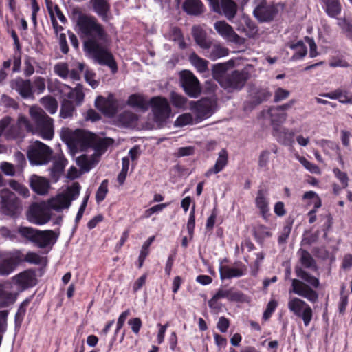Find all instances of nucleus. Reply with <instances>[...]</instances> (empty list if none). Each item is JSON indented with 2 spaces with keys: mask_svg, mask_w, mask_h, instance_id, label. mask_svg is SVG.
<instances>
[{
  "mask_svg": "<svg viewBox=\"0 0 352 352\" xmlns=\"http://www.w3.org/2000/svg\"><path fill=\"white\" fill-rule=\"evenodd\" d=\"M77 26L85 52L98 63L107 65L113 73L116 72L117 65L107 49L108 36L102 25L94 16L81 14L77 19Z\"/></svg>",
  "mask_w": 352,
  "mask_h": 352,
  "instance_id": "f257e3e1",
  "label": "nucleus"
},
{
  "mask_svg": "<svg viewBox=\"0 0 352 352\" xmlns=\"http://www.w3.org/2000/svg\"><path fill=\"white\" fill-rule=\"evenodd\" d=\"M321 96L331 100H338L341 103L352 104V92L341 88Z\"/></svg>",
  "mask_w": 352,
  "mask_h": 352,
  "instance_id": "c85d7f7f",
  "label": "nucleus"
},
{
  "mask_svg": "<svg viewBox=\"0 0 352 352\" xmlns=\"http://www.w3.org/2000/svg\"><path fill=\"white\" fill-rule=\"evenodd\" d=\"M127 103L129 105L133 107H138L144 109L146 107V102L143 96L140 94H132L129 97Z\"/></svg>",
  "mask_w": 352,
  "mask_h": 352,
  "instance_id": "a18cd8bd",
  "label": "nucleus"
},
{
  "mask_svg": "<svg viewBox=\"0 0 352 352\" xmlns=\"http://www.w3.org/2000/svg\"><path fill=\"white\" fill-rule=\"evenodd\" d=\"M54 72L56 74L63 79L69 77V68L65 63H58L54 67Z\"/></svg>",
  "mask_w": 352,
  "mask_h": 352,
  "instance_id": "864d4df0",
  "label": "nucleus"
},
{
  "mask_svg": "<svg viewBox=\"0 0 352 352\" xmlns=\"http://www.w3.org/2000/svg\"><path fill=\"white\" fill-rule=\"evenodd\" d=\"M11 87L23 98H29L33 96L32 85L30 80L16 78L12 81Z\"/></svg>",
  "mask_w": 352,
  "mask_h": 352,
  "instance_id": "412c9836",
  "label": "nucleus"
},
{
  "mask_svg": "<svg viewBox=\"0 0 352 352\" xmlns=\"http://www.w3.org/2000/svg\"><path fill=\"white\" fill-rule=\"evenodd\" d=\"M299 162L309 172L314 174H320V168L316 164L308 161L305 157L298 155L296 157Z\"/></svg>",
  "mask_w": 352,
  "mask_h": 352,
  "instance_id": "3c124183",
  "label": "nucleus"
},
{
  "mask_svg": "<svg viewBox=\"0 0 352 352\" xmlns=\"http://www.w3.org/2000/svg\"><path fill=\"white\" fill-rule=\"evenodd\" d=\"M270 151L267 150H265L261 152L258 161V166L259 169L263 170H268V164L270 162Z\"/></svg>",
  "mask_w": 352,
  "mask_h": 352,
  "instance_id": "de8ad7c7",
  "label": "nucleus"
},
{
  "mask_svg": "<svg viewBox=\"0 0 352 352\" xmlns=\"http://www.w3.org/2000/svg\"><path fill=\"white\" fill-rule=\"evenodd\" d=\"M287 307L292 313L302 320L305 327L309 326L313 318V310L309 305L298 297H289Z\"/></svg>",
  "mask_w": 352,
  "mask_h": 352,
  "instance_id": "1a4fd4ad",
  "label": "nucleus"
},
{
  "mask_svg": "<svg viewBox=\"0 0 352 352\" xmlns=\"http://www.w3.org/2000/svg\"><path fill=\"white\" fill-rule=\"evenodd\" d=\"M228 162V154L226 149H221L218 153V157L214 165L208 169L205 173L206 177H208L212 174H217L222 171L227 166Z\"/></svg>",
  "mask_w": 352,
  "mask_h": 352,
  "instance_id": "bb28decb",
  "label": "nucleus"
},
{
  "mask_svg": "<svg viewBox=\"0 0 352 352\" xmlns=\"http://www.w3.org/2000/svg\"><path fill=\"white\" fill-rule=\"evenodd\" d=\"M192 35L201 48L208 50L211 47V41L207 38L206 32L200 25H194L192 28Z\"/></svg>",
  "mask_w": 352,
  "mask_h": 352,
  "instance_id": "a878e982",
  "label": "nucleus"
},
{
  "mask_svg": "<svg viewBox=\"0 0 352 352\" xmlns=\"http://www.w3.org/2000/svg\"><path fill=\"white\" fill-rule=\"evenodd\" d=\"M214 295L219 300L221 298H226L229 301L236 302H243L245 300V295L233 287L229 289H226L225 287L219 288Z\"/></svg>",
  "mask_w": 352,
  "mask_h": 352,
  "instance_id": "5701e85b",
  "label": "nucleus"
},
{
  "mask_svg": "<svg viewBox=\"0 0 352 352\" xmlns=\"http://www.w3.org/2000/svg\"><path fill=\"white\" fill-rule=\"evenodd\" d=\"M204 55L212 60L218 59L221 57L226 56L228 54L229 50L221 45H214L211 49L206 50Z\"/></svg>",
  "mask_w": 352,
  "mask_h": 352,
  "instance_id": "f704fd0d",
  "label": "nucleus"
},
{
  "mask_svg": "<svg viewBox=\"0 0 352 352\" xmlns=\"http://www.w3.org/2000/svg\"><path fill=\"white\" fill-rule=\"evenodd\" d=\"M170 99L173 104L177 108H184L187 102L185 97L175 92L171 93Z\"/></svg>",
  "mask_w": 352,
  "mask_h": 352,
  "instance_id": "6e6d98bb",
  "label": "nucleus"
},
{
  "mask_svg": "<svg viewBox=\"0 0 352 352\" xmlns=\"http://www.w3.org/2000/svg\"><path fill=\"white\" fill-rule=\"evenodd\" d=\"M168 206V203L161 204L155 205L144 212V217L148 218L150 217L153 214L158 213L162 211L165 208H166Z\"/></svg>",
  "mask_w": 352,
  "mask_h": 352,
  "instance_id": "e2e57ef3",
  "label": "nucleus"
},
{
  "mask_svg": "<svg viewBox=\"0 0 352 352\" xmlns=\"http://www.w3.org/2000/svg\"><path fill=\"white\" fill-rule=\"evenodd\" d=\"M85 64L78 63L77 67L75 69L69 70V76L73 80H78L80 79V72H82L85 69Z\"/></svg>",
  "mask_w": 352,
  "mask_h": 352,
  "instance_id": "338daca9",
  "label": "nucleus"
},
{
  "mask_svg": "<svg viewBox=\"0 0 352 352\" xmlns=\"http://www.w3.org/2000/svg\"><path fill=\"white\" fill-rule=\"evenodd\" d=\"M0 169L7 176H14L15 175V168L11 163L3 162L0 164Z\"/></svg>",
  "mask_w": 352,
  "mask_h": 352,
  "instance_id": "0e129e2a",
  "label": "nucleus"
},
{
  "mask_svg": "<svg viewBox=\"0 0 352 352\" xmlns=\"http://www.w3.org/2000/svg\"><path fill=\"white\" fill-rule=\"evenodd\" d=\"M57 89L63 99H67L72 101V103H76L80 105L84 100V93L82 87L78 85L74 89H72L69 86L58 82Z\"/></svg>",
  "mask_w": 352,
  "mask_h": 352,
  "instance_id": "ddd939ff",
  "label": "nucleus"
},
{
  "mask_svg": "<svg viewBox=\"0 0 352 352\" xmlns=\"http://www.w3.org/2000/svg\"><path fill=\"white\" fill-rule=\"evenodd\" d=\"M214 12L223 15L228 20L232 21L237 12V6L232 0H208Z\"/></svg>",
  "mask_w": 352,
  "mask_h": 352,
  "instance_id": "9b49d317",
  "label": "nucleus"
},
{
  "mask_svg": "<svg viewBox=\"0 0 352 352\" xmlns=\"http://www.w3.org/2000/svg\"><path fill=\"white\" fill-rule=\"evenodd\" d=\"M49 207L58 212L68 208L71 205V200L64 194H59L51 199L48 202Z\"/></svg>",
  "mask_w": 352,
  "mask_h": 352,
  "instance_id": "7c9ffc66",
  "label": "nucleus"
},
{
  "mask_svg": "<svg viewBox=\"0 0 352 352\" xmlns=\"http://www.w3.org/2000/svg\"><path fill=\"white\" fill-rule=\"evenodd\" d=\"M256 207L264 219H266L270 212V199L267 190L259 189L255 198Z\"/></svg>",
  "mask_w": 352,
  "mask_h": 352,
  "instance_id": "4be33fe9",
  "label": "nucleus"
},
{
  "mask_svg": "<svg viewBox=\"0 0 352 352\" xmlns=\"http://www.w3.org/2000/svg\"><path fill=\"white\" fill-rule=\"evenodd\" d=\"M23 211L21 200L7 188L0 190V212L10 217L18 218Z\"/></svg>",
  "mask_w": 352,
  "mask_h": 352,
  "instance_id": "423d86ee",
  "label": "nucleus"
},
{
  "mask_svg": "<svg viewBox=\"0 0 352 352\" xmlns=\"http://www.w3.org/2000/svg\"><path fill=\"white\" fill-rule=\"evenodd\" d=\"M74 109L75 107L72 103V101L67 99H63L60 110V116L64 119L70 118L72 116Z\"/></svg>",
  "mask_w": 352,
  "mask_h": 352,
  "instance_id": "37998d69",
  "label": "nucleus"
},
{
  "mask_svg": "<svg viewBox=\"0 0 352 352\" xmlns=\"http://www.w3.org/2000/svg\"><path fill=\"white\" fill-rule=\"evenodd\" d=\"M95 105L98 109L108 116H113L118 111V101L113 94H109L107 98L98 96L96 99Z\"/></svg>",
  "mask_w": 352,
  "mask_h": 352,
  "instance_id": "dca6fc26",
  "label": "nucleus"
},
{
  "mask_svg": "<svg viewBox=\"0 0 352 352\" xmlns=\"http://www.w3.org/2000/svg\"><path fill=\"white\" fill-rule=\"evenodd\" d=\"M326 14L331 18H338L342 12L340 0H318Z\"/></svg>",
  "mask_w": 352,
  "mask_h": 352,
  "instance_id": "cd10ccee",
  "label": "nucleus"
},
{
  "mask_svg": "<svg viewBox=\"0 0 352 352\" xmlns=\"http://www.w3.org/2000/svg\"><path fill=\"white\" fill-rule=\"evenodd\" d=\"M194 122V118L191 113H186L179 116L175 120V124L177 126H183L191 124Z\"/></svg>",
  "mask_w": 352,
  "mask_h": 352,
  "instance_id": "5fc2aeb1",
  "label": "nucleus"
},
{
  "mask_svg": "<svg viewBox=\"0 0 352 352\" xmlns=\"http://www.w3.org/2000/svg\"><path fill=\"white\" fill-rule=\"evenodd\" d=\"M234 24L238 32L243 33L249 38L254 37L258 32V29L256 25L248 16L245 15H243L238 18L234 21Z\"/></svg>",
  "mask_w": 352,
  "mask_h": 352,
  "instance_id": "f3484780",
  "label": "nucleus"
},
{
  "mask_svg": "<svg viewBox=\"0 0 352 352\" xmlns=\"http://www.w3.org/2000/svg\"><path fill=\"white\" fill-rule=\"evenodd\" d=\"M93 133L85 130H72L63 128L60 131V138L73 153L85 151L89 148Z\"/></svg>",
  "mask_w": 352,
  "mask_h": 352,
  "instance_id": "39448f33",
  "label": "nucleus"
},
{
  "mask_svg": "<svg viewBox=\"0 0 352 352\" xmlns=\"http://www.w3.org/2000/svg\"><path fill=\"white\" fill-rule=\"evenodd\" d=\"M170 39L178 41L180 48L184 49L186 47V43L183 40L182 32L178 28L173 27L170 29Z\"/></svg>",
  "mask_w": 352,
  "mask_h": 352,
  "instance_id": "8fccbe9b",
  "label": "nucleus"
},
{
  "mask_svg": "<svg viewBox=\"0 0 352 352\" xmlns=\"http://www.w3.org/2000/svg\"><path fill=\"white\" fill-rule=\"evenodd\" d=\"M274 135L280 142L287 144L294 136V133L287 128L278 126L274 127Z\"/></svg>",
  "mask_w": 352,
  "mask_h": 352,
  "instance_id": "58836bf2",
  "label": "nucleus"
},
{
  "mask_svg": "<svg viewBox=\"0 0 352 352\" xmlns=\"http://www.w3.org/2000/svg\"><path fill=\"white\" fill-rule=\"evenodd\" d=\"M56 239L57 236L52 230H38L33 243L40 248H45L47 245L54 244Z\"/></svg>",
  "mask_w": 352,
  "mask_h": 352,
  "instance_id": "b1692460",
  "label": "nucleus"
},
{
  "mask_svg": "<svg viewBox=\"0 0 352 352\" xmlns=\"http://www.w3.org/2000/svg\"><path fill=\"white\" fill-rule=\"evenodd\" d=\"M272 123L274 127H278L280 124L284 123L287 119V115L282 111L278 107H272L269 109Z\"/></svg>",
  "mask_w": 352,
  "mask_h": 352,
  "instance_id": "c9c22d12",
  "label": "nucleus"
},
{
  "mask_svg": "<svg viewBox=\"0 0 352 352\" xmlns=\"http://www.w3.org/2000/svg\"><path fill=\"white\" fill-rule=\"evenodd\" d=\"M31 120L25 117L19 118L21 127L32 134L38 135L44 140H52L54 137V121L41 108L32 107L30 109Z\"/></svg>",
  "mask_w": 352,
  "mask_h": 352,
  "instance_id": "7ed1b4c3",
  "label": "nucleus"
},
{
  "mask_svg": "<svg viewBox=\"0 0 352 352\" xmlns=\"http://www.w3.org/2000/svg\"><path fill=\"white\" fill-rule=\"evenodd\" d=\"M137 120V115L131 111H124L118 117V122L125 127L133 126Z\"/></svg>",
  "mask_w": 352,
  "mask_h": 352,
  "instance_id": "a19ab883",
  "label": "nucleus"
},
{
  "mask_svg": "<svg viewBox=\"0 0 352 352\" xmlns=\"http://www.w3.org/2000/svg\"><path fill=\"white\" fill-rule=\"evenodd\" d=\"M182 8L186 13L191 15H198L204 11V6L199 0H186Z\"/></svg>",
  "mask_w": 352,
  "mask_h": 352,
  "instance_id": "473e14b6",
  "label": "nucleus"
},
{
  "mask_svg": "<svg viewBox=\"0 0 352 352\" xmlns=\"http://www.w3.org/2000/svg\"><path fill=\"white\" fill-rule=\"evenodd\" d=\"M277 302L275 300H271L267 305V308L265 309V311H264L263 313V318L265 320H268L272 313L275 311L276 307H277Z\"/></svg>",
  "mask_w": 352,
  "mask_h": 352,
  "instance_id": "69168bd1",
  "label": "nucleus"
},
{
  "mask_svg": "<svg viewBox=\"0 0 352 352\" xmlns=\"http://www.w3.org/2000/svg\"><path fill=\"white\" fill-rule=\"evenodd\" d=\"M277 14V9L273 5L261 3L254 10V16L261 22L272 21Z\"/></svg>",
  "mask_w": 352,
  "mask_h": 352,
  "instance_id": "6ab92c4d",
  "label": "nucleus"
},
{
  "mask_svg": "<svg viewBox=\"0 0 352 352\" xmlns=\"http://www.w3.org/2000/svg\"><path fill=\"white\" fill-rule=\"evenodd\" d=\"M91 3L95 12L104 20H107L110 8L108 0H91Z\"/></svg>",
  "mask_w": 352,
  "mask_h": 352,
  "instance_id": "72a5a7b5",
  "label": "nucleus"
},
{
  "mask_svg": "<svg viewBox=\"0 0 352 352\" xmlns=\"http://www.w3.org/2000/svg\"><path fill=\"white\" fill-rule=\"evenodd\" d=\"M300 265L296 266L295 272L300 279L292 280V290L294 294L306 298L311 302H316L318 299V293L313 288H318L320 285L318 278L311 275L305 269L311 271L318 270L315 259L311 254L305 250L300 249L298 252Z\"/></svg>",
  "mask_w": 352,
  "mask_h": 352,
  "instance_id": "f03ea898",
  "label": "nucleus"
},
{
  "mask_svg": "<svg viewBox=\"0 0 352 352\" xmlns=\"http://www.w3.org/2000/svg\"><path fill=\"white\" fill-rule=\"evenodd\" d=\"M76 163L83 171L88 172L94 166L96 161L92 156L82 155L76 159Z\"/></svg>",
  "mask_w": 352,
  "mask_h": 352,
  "instance_id": "ea45409f",
  "label": "nucleus"
},
{
  "mask_svg": "<svg viewBox=\"0 0 352 352\" xmlns=\"http://www.w3.org/2000/svg\"><path fill=\"white\" fill-rule=\"evenodd\" d=\"M189 60L191 64L197 69V72L204 73L208 71V61L198 56L196 54H190Z\"/></svg>",
  "mask_w": 352,
  "mask_h": 352,
  "instance_id": "4c0bfd02",
  "label": "nucleus"
},
{
  "mask_svg": "<svg viewBox=\"0 0 352 352\" xmlns=\"http://www.w3.org/2000/svg\"><path fill=\"white\" fill-rule=\"evenodd\" d=\"M41 104L51 114L56 112L58 109V102L55 98L52 96H45L41 99Z\"/></svg>",
  "mask_w": 352,
  "mask_h": 352,
  "instance_id": "79ce46f5",
  "label": "nucleus"
},
{
  "mask_svg": "<svg viewBox=\"0 0 352 352\" xmlns=\"http://www.w3.org/2000/svg\"><path fill=\"white\" fill-rule=\"evenodd\" d=\"M290 95V92L282 87L277 88L274 94V100L276 102H280L287 99Z\"/></svg>",
  "mask_w": 352,
  "mask_h": 352,
  "instance_id": "13d9d810",
  "label": "nucleus"
},
{
  "mask_svg": "<svg viewBox=\"0 0 352 352\" xmlns=\"http://www.w3.org/2000/svg\"><path fill=\"white\" fill-rule=\"evenodd\" d=\"M216 32L226 41L234 44H241L243 39L234 30V28L225 21H218L214 23Z\"/></svg>",
  "mask_w": 352,
  "mask_h": 352,
  "instance_id": "4468645a",
  "label": "nucleus"
},
{
  "mask_svg": "<svg viewBox=\"0 0 352 352\" xmlns=\"http://www.w3.org/2000/svg\"><path fill=\"white\" fill-rule=\"evenodd\" d=\"M289 47L294 51V53L292 56V60L302 59L307 53V47L301 41H299L296 43H291L289 45Z\"/></svg>",
  "mask_w": 352,
  "mask_h": 352,
  "instance_id": "e433bc0d",
  "label": "nucleus"
},
{
  "mask_svg": "<svg viewBox=\"0 0 352 352\" xmlns=\"http://www.w3.org/2000/svg\"><path fill=\"white\" fill-rule=\"evenodd\" d=\"M149 104L155 122L161 125L170 117L171 107L168 100L162 96H155L150 99Z\"/></svg>",
  "mask_w": 352,
  "mask_h": 352,
  "instance_id": "6e6552de",
  "label": "nucleus"
},
{
  "mask_svg": "<svg viewBox=\"0 0 352 352\" xmlns=\"http://www.w3.org/2000/svg\"><path fill=\"white\" fill-rule=\"evenodd\" d=\"M30 184L32 189L41 195L47 194L50 188V184L45 178L36 175L31 176Z\"/></svg>",
  "mask_w": 352,
  "mask_h": 352,
  "instance_id": "c756f323",
  "label": "nucleus"
},
{
  "mask_svg": "<svg viewBox=\"0 0 352 352\" xmlns=\"http://www.w3.org/2000/svg\"><path fill=\"white\" fill-rule=\"evenodd\" d=\"M213 101L208 98H203L197 102L192 101L190 107L195 116L197 121L208 118L212 113Z\"/></svg>",
  "mask_w": 352,
  "mask_h": 352,
  "instance_id": "2eb2a0df",
  "label": "nucleus"
},
{
  "mask_svg": "<svg viewBox=\"0 0 352 352\" xmlns=\"http://www.w3.org/2000/svg\"><path fill=\"white\" fill-rule=\"evenodd\" d=\"M10 118H5L0 121V136L5 131V136L8 139H14L19 137L21 135V130L25 129V127H21L19 122L15 125H12L10 127Z\"/></svg>",
  "mask_w": 352,
  "mask_h": 352,
  "instance_id": "aec40b11",
  "label": "nucleus"
},
{
  "mask_svg": "<svg viewBox=\"0 0 352 352\" xmlns=\"http://www.w3.org/2000/svg\"><path fill=\"white\" fill-rule=\"evenodd\" d=\"M80 190V186L78 183H74L72 186H71L68 189L65 194H64L65 196H67L69 200L73 201L77 199V197L79 196Z\"/></svg>",
  "mask_w": 352,
  "mask_h": 352,
  "instance_id": "4d7b16f0",
  "label": "nucleus"
},
{
  "mask_svg": "<svg viewBox=\"0 0 352 352\" xmlns=\"http://www.w3.org/2000/svg\"><path fill=\"white\" fill-rule=\"evenodd\" d=\"M226 66L224 64H217L213 66L212 74L219 84L228 91L241 89L248 79V74L243 71H234L231 74H226Z\"/></svg>",
  "mask_w": 352,
  "mask_h": 352,
  "instance_id": "20e7f679",
  "label": "nucleus"
},
{
  "mask_svg": "<svg viewBox=\"0 0 352 352\" xmlns=\"http://www.w3.org/2000/svg\"><path fill=\"white\" fill-rule=\"evenodd\" d=\"M9 185L14 190L23 197H28L30 196V191L28 188L16 181L10 180L9 182Z\"/></svg>",
  "mask_w": 352,
  "mask_h": 352,
  "instance_id": "09e8293b",
  "label": "nucleus"
},
{
  "mask_svg": "<svg viewBox=\"0 0 352 352\" xmlns=\"http://www.w3.org/2000/svg\"><path fill=\"white\" fill-rule=\"evenodd\" d=\"M91 145L89 148H92L94 150V154L100 156L104 153L108 146L113 144V140L109 138H102L93 133L91 138Z\"/></svg>",
  "mask_w": 352,
  "mask_h": 352,
  "instance_id": "393cba45",
  "label": "nucleus"
},
{
  "mask_svg": "<svg viewBox=\"0 0 352 352\" xmlns=\"http://www.w3.org/2000/svg\"><path fill=\"white\" fill-rule=\"evenodd\" d=\"M181 82L185 92L192 98H197L201 91L197 77L190 71H184L181 74Z\"/></svg>",
  "mask_w": 352,
  "mask_h": 352,
  "instance_id": "f8f14e48",
  "label": "nucleus"
},
{
  "mask_svg": "<svg viewBox=\"0 0 352 352\" xmlns=\"http://www.w3.org/2000/svg\"><path fill=\"white\" fill-rule=\"evenodd\" d=\"M154 239H155V236H153L149 237L144 243L143 245L142 246V249L140 250V255L138 257V262H139L138 267L139 268H141L142 267L144 261L149 253L148 248H149L150 245H151V243L153 242Z\"/></svg>",
  "mask_w": 352,
  "mask_h": 352,
  "instance_id": "c03bdc74",
  "label": "nucleus"
},
{
  "mask_svg": "<svg viewBox=\"0 0 352 352\" xmlns=\"http://www.w3.org/2000/svg\"><path fill=\"white\" fill-rule=\"evenodd\" d=\"M38 230L30 227H19L18 232L24 238L28 239L32 242L34 241Z\"/></svg>",
  "mask_w": 352,
  "mask_h": 352,
  "instance_id": "603ef678",
  "label": "nucleus"
},
{
  "mask_svg": "<svg viewBox=\"0 0 352 352\" xmlns=\"http://www.w3.org/2000/svg\"><path fill=\"white\" fill-rule=\"evenodd\" d=\"M20 261L21 258L18 252H13L7 254L0 263V275L8 276L11 274Z\"/></svg>",
  "mask_w": 352,
  "mask_h": 352,
  "instance_id": "a211bd4d",
  "label": "nucleus"
},
{
  "mask_svg": "<svg viewBox=\"0 0 352 352\" xmlns=\"http://www.w3.org/2000/svg\"><path fill=\"white\" fill-rule=\"evenodd\" d=\"M329 65L331 67H348L350 65L342 57L333 56L329 60Z\"/></svg>",
  "mask_w": 352,
  "mask_h": 352,
  "instance_id": "680f3d73",
  "label": "nucleus"
},
{
  "mask_svg": "<svg viewBox=\"0 0 352 352\" xmlns=\"http://www.w3.org/2000/svg\"><path fill=\"white\" fill-rule=\"evenodd\" d=\"M108 192L107 190V181L104 180L100 186H99L96 195V199L97 202H101L103 201L105 198V196Z\"/></svg>",
  "mask_w": 352,
  "mask_h": 352,
  "instance_id": "bf43d9fd",
  "label": "nucleus"
},
{
  "mask_svg": "<svg viewBox=\"0 0 352 352\" xmlns=\"http://www.w3.org/2000/svg\"><path fill=\"white\" fill-rule=\"evenodd\" d=\"M195 226V206L192 207L187 223V230L191 239L193 236L194 229Z\"/></svg>",
  "mask_w": 352,
  "mask_h": 352,
  "instance_id": "052dcab7",
  "label": "nucleus"
},
{
  "mask_svg": "<svg viewBox=\"0 0 352 352\" xmlns=\"http://www.w3.org/2000/svg\"><path fill=\"white\" fill-rule=\"evenodd\" d=\"M67 164V160L64 158L56 160L51 168V174L54 177H58L63 171Z\"/></svg>",
  "mask_w": 352,
  "mask_h": 352,
  "instance_id": "49530a36",
  "label": "nucleus"
},
{
  "mask_svg": "<svg viewBox=\"0 0 352 352\" xmlns=\"http://www.w3.org/2000/svg\"><path fill=\"white\" fill-rule=\"evenodd\" d=\"M245 270L243 267H232L227 265L221 266L219 269L220 277L221 279L241 277L245 274Z\"/></svg>",
  "mask_w": 352,
  "mask_h": 352,
  "instance_id": "2f4dec72",
  "label": "nucleus"
},
{
  "mask_svg": "<svg viewBox=\"0 0 352 352\" xmlns=\"http://www.w3.org/2000/svg\"><path fill=\"white\" fill-rule=\"evenodd\" d=\"M52 150L46 144L36 141L30 145L28 157L31 164L42 165L47 164L51 159Z\"/></svg>",
  "mask_w": 352,
  "mask_h": 352,
  "instance_id": "0eeeda50",
  "label": "nucleus"
},
{
  "mask_svg": "<svg viewBox=\"0 0 352 352\" xmlns=\"http://www.w3.org/2000/svg\"><path fill=\"white\" fill-rule=\"evenodd\" d=\"M35 63V60L34 58L28 57L25 58L24 61L25 65V69H24V74L27 76H30L34 72V63Z\"/></svg>",
  "mask_w": 352,
  "mask_h": 352,
  "instance_id": "774afa93",
  "label": "nucleus"
},
{
  "mask_svg": "<svg viewBox=\"0 0 352 352\" xmlns=\"http://www.w3.org/2000/svg\"><path fill=\"white\" fill-rule=\"evenodd\" d=\"M50 218V210L45 204L34 203L30 206L27 212V219L33 224H45Z\"/></svg>",
  "mask_w": 352,
  "mask_h": 352,
  "instance_id": "9d476101",
  "label": "nucleus"
}]
</instances>
